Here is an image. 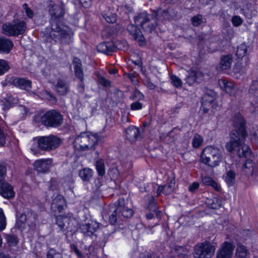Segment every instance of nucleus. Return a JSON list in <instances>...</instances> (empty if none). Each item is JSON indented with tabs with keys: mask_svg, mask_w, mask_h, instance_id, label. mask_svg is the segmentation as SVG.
I'll list each match as a JSON object with an SVG mask.
<instances>
[{
	"mask_svg": "<svg viewBox=\"0 0 258 258\" xmlns=\"http://www.w3.org/2000/svg\"><path fill=\"white\" fill-rule=\"evenodd\" d=\"M127 29L129 33L140 43V45H143L145 44V38L141 31L136 26L130 24L127 26Z\"/></svg>",
	"mask_w": 258,
	"mask_h": 258,
	"instance_id": "12",
	"label": "nucleus"
},
{
	"mask_svg": "<svg viewBox=\"0 0 258 258\" xmlns=\"http://www.w3.org/2000/svg\"><path fill=\"white\" fill-rule=\"evenodd\" d=\"M73 64L74 66L75 70L82 68L81 61L80 59H79L78 58H75L74 59Z\"/></svg>",
	"mask_w": 258,
	"mask_h": 258,
	"instance_id": "59",
	"label": "nucleus"
},
{
	"mask_svg": "<svg viewBox=\"0 0 258 258\" xmlns=\"http://www.w3.org/2000/svg\"><path fill=\"white\" fill-rule=\"evenodd\" d=\"M53 29L54 28H52V31L50 33L51 36L53 35V36L58 37V39L62 43H69L71 38V35L69 32H68L66 30L63 29H61L59 27L56 28V30H54L53 34H52L53 31Z\"/></svg>",
	"mask_w": 258,
	"mask_h": 258,
	"instance_id": "14",
	"label": "nucleus"
},
{
	"mask_svg": "<svg viewBox=\"0 0 258 258\" xmlns=\"http://www.w3.org/2000/svg\"><path fill=\"white\" fill-rule=\"evenodd\" d=\"M246 136L243 132L242 135L238 134V132H232L230 135V140L226 145L225 148L229 152H232L234 150L245 142Z\"/></svg>",
	"mask_w": 258,
	"mask_h": 258,
	"instance_id": "6",
	"label": "nucleus"
},
{
	"mask_svg": "<svg viewBox=\"0 0 258 258\" xmlns=\"http://www.w3.org/2000/svg\"><path fill=\"white\" fill-rule=\"evenodd\" d=\"M171 80L173 85L176 87H180L182 86V82L180 78L175 75L171 76Z\"/></svg>",
	"mask_w": 258,
	"mask_h": 258,
	"instance_id": "47",
	"label": "nucleus"
},
{
	"mask_svg": "<svg viewBox=\"0 0 258 258\" xmlns=\"http://www.w3.org/2000/svg\"><path fill=\"white\" fill-rule=\"evenodd\" d=\"M80 4L84 8H89L91 5V0H80Z\"/></svg>",
	"mask_w": 258,
	"mask_h": 258,
	"instance_id": "62",
	"label": "nucleus"
},
{
	"mask_svg": "<svg viewBox=\"0 0 258 258\" xmlns=\"http://www.w3.org/2000/svg\"><path fill=\"white\" fill-rule=\"evenodd\" d=\"M131 99L135 101H140L144 99V95L139 90H135L134 93L131 95Z\"/></svg>",
	"mask_w": 258,
	"mask_h": 258,
	"instance_id": "46",
	"label": "nucleus"
},
{
	"mask_svg": "<svg viewBox=\"0 0 258 258\" xmlns=\"http://www.w3.org/2000/svg\"><path fill=\"white\" fill-rule=\"evenodd\" d=\"M33 144L31 150L33 154L39 152V150L46 151L48 149V137L46 136L38 137L33 139Z\"/></svg>",
	"mask_w": 258,
	"mask_h": 258,
	"instance_id": "7",
	"label": "nucleus"
},
{
	"mask_svg": "<svg viewBox=\"0 0 258 258\" xmlns=\"http://www.w3.org/2000/svg\"><path fill=\"white\" fill-rule=\"evenodd\" d=\"M203 142V138L199 134H195L192 140V145L193 147L198 148L200 147Z\"/></svg>",
	"mask_w": 258,
	"mask_h": 258,
	"instance_id": "41",
	"label": "nucleus"
},
{
	"mask_svg": "<svg viewBox=\"0 0 258 258\" xmlns=\"http://www.w3.org/2000/svg\"><path fill=\"white\" fill-rule=\"evenodd\" d=\"M13 47V43L11 41L0 38V52L8 53Z\"/></svg>",
	"mask_w": 258,
	"mask_h": 258,
	"instance_id": "28",
	"label": "nucleus"
},
{
	"mask_svg": "<svg viewBox=\"0 0 258 258\" xmlns=\"http://www.w3.org/2000/svg\"><path fill=\"white\" fill-rule=\"evenodd\" d=\"M251 154L249 147L244 142L240 145L237 149V155L240 157H247Z\"/></svg>",
	"mask_w": 258,
	"mask_h": 258,
	"instance_id": "29",
	"label": "nucleus"
},
{
	"mask_svg": "<svg viewBox=\"0 0 258 258\" xmlns=\"http://www.w3.org/2000/svg\"><path fill=\"white\" fill-rule=\"evenodd\" d=\"M0 195L7 199L13 198L15 192L13 187L8 183H2L0 184Z\"/></svg>",
	"mask_w": 258,
	"mask_h": 258,
	"instance_id": "17",
	"label": "nucleus"
},
{
	"mask_svg": "<svg viewBox=\"0 0 258 258\" xmlns=\"http://www.w3.org/2000/svg\"><path fill=\"white\" fill-rule=\"evenodd\" d=\"M61 139L55 136H49V150L58 148L61 144Z\"/></svg>",
	"mask_w": 258,
	"mask_h": 258,
	"instance_id": "33",
	"label": "nucleus"
},
{
	"mask_svg": "<svg viewBox=\"0 0 258 258\" xmlns=\"http://www.w3.org/2000/svg\"><path fill=\"white\" fill-rule=\"evenodd\" d=\"M98 52L108 54L113 51L110 44L106 42L100 43L97 47Z\"/></svg>",
	"mask_w": 258,
	"mask_h": 258,
	"instance_id": "34",
	"label": "nucleus"
},
{
	"mask_svg": "<svg viewBox=\"0 0 258 258\" xmlns=\"http://www.w3.org/2000/svg\"><path fill=\"white\" fill-rule=\"evenodd\" d=\"M175 185V181L171 180L169 183L163 185L159 186L157 190V194L159 196L161 193L167 195L170 194L173 190Z\"/></svg>",
	"mask_w": 258,
	"mask_h": 258,
	"instance_id": "24",
	"label": "nucleus"
},
{
	"mask_svg": "<svg viewBox=\"0 0 258 258\" xmlns=\"http://www.w3.org/2000/svg\"><path fill=\"white\" fill-rule=\"evenodd\" d=\"M192 24L194 26L197 27L200 25L202 23V16L198 15L195 16L191 19Z\"/></svg>",
	"mask_w": 258,
	"mask_h": 258,
	"instance_id": "48",
	"label": "nucleus"
},
{
	"mask_svg": "<svg viewBox=\"0 0 258 258\" xmlns=\"http://www.w3.org/2000/svg\"><path fill=\"white\" fill-rule=\"evenodd\" d=\"M9 69L8 62L4 59H0V76L4 74Z\"/></svg>",
	"mask_w": 258,
	"mask_h": 258,
	"instance_id": "44",
	"label": "nucleus"
},
{
	"mask_svg": "<svg viewBox=\"0 0 258 258\" xmlns=\"http://www.w3.org/2000/svg\"><path fill=\"white\" fill-rule=\"evenodd\" d=\"M89 224V236L92 235L97 230L98 228V225L96 222H91Z\"/></svg>",
	"mask_w": 258,
	"mask_h": 258,
	"instance_id": "51",
	"label": "nucleus"
},
{
	"mask_svg": "<svg viewBox=\"0 0 258 258\" xmlns=\"http://www.w3.org/2000/svg\"><path fill=\"white\" fill-rule=\"evenodd\" d=\"M35 169L39 172H46L48 169L47 159H41L35 161L34 163Z\"/></svg>",
	"mask_w": 258,
	"mask_h": 258,
	"instance_id": "26",
	"label": "nucleus"
},
{
	"mask_svg": "<svg viewBox=\"0 0 258 258\" xmlns=\"http://www.w3.org/2000/svg\"><path fill=\"white\" fill-rule=\"evenodd\" d=\"M64 14V6L63 5H53L49 9V15L52 20H57L62 17Z\"/></svg>",
	"mask_w": 258,
	"mask_h": 258,
	"instance_id": "16",
	"label": "nucleus"
},
{
	"mask_svg": "<svg viewBox=\"0 0 258 258\" xmlns=\"http://www.w3.org/2000/svg\"><path fill=\"white\" fill-rule=\"evenodd\" d=\"M103 17L108 23H113L116 21V15L112 12H104Z\"/></svg>",
	"mask_w": 258,
	"mask_h": 258,
	"instance_id": "42",
	"label": "nucleus"
},
{
	"mask_svg": "<svg viewBox=\"0 0 258 258\" xmlns=\"http://www.w3.org/2000/svg\"><path fill=\"white\" fill-rule=\"evenodd\" d=\"M99 83L104 86H109L110 85V82L103 77H99Z\"/></svg>",
	"mask_w": 258,
	"mask_h": 258,
	"instance_id": "60",
	"label": "nucleus"
},
{
	"mask_svg": "<svg viewBox=\"0 0 258 258\" xmlns=\"http://www.w3.org/2000/svg\"><path fill=\"white\" fill-rule=\"evenodd\" d=\"M139 135V130L133 126L128 127L125 130V138L131 142L135 141Z\"/></svg>",
	"mask_w": 258,
	"mask_h": 258,
	"instance_id": "22",
	"label": "nucleus"
},
{
	"mask_svg": "<svg viewBox=\"0 0 258 258\" xmlns=\"http://www.w3.org/2000/svg\"><path fill=\"white\" fill-rule=\"evenodd\" d=\"M117 213H118V211L116 209L111 215L109 216V221L112 225L114 224L116 222Z\"/></svg>",
	"mask_w": 258,
	"mask_h": 258,
	"instance_id": "54",
	"label": "nucleus"
},
{
	"mask_svg": "<svg viewBox=\"0 0 258 258\" xmlns=\"http://www.w3.org/2000/svg\"><path fill=\"white\" fill-rule=\"evenodd\" d=\"M18 102V100L17 98L12 96H9L2 100L1 106L4 110H7L17 104Z\"/></svg>",
	"mask_w": 258,
	"mask_h": 258,
	"instance_id": "27",
	"label": "nucleus"
},
{
	"mask_svg": "<svg viewBox=\"0 0 258 258\" xmlns=\"http://www.w3.org/2000/svg\"><path fill=\"white\" fill-rule=\"evenodd\" d=\"M159 13H160V10L154 12L153 16L149 15L146 12L141 13L135 18V21L137 24L140 25L145 31L151 32L155 29L157 23L156 20L155 23H152L151 25L148 23L151 18H155V19H157Z\"/></svg>",
	"mask_w": 258,
	"mask_h": 258,
	"instance_id": "3",
	"label": "nucleus"
},
{
	"mask_svg": "<svg viewBox=\"0 0 258 258\" xmlns=\"http://www.w3.org/2000/svg\"><path fill=\"white\" fill-rule=\"evenodd\" d=\"M6 226V217L4 214L3 211L0 209V231L3 230Z\"/></svg>",
	"mask_w": 258,
	"mask_h": 258,
	"instance_id": "45",
	"label": "nucleus"
},
{
	"mask_svg": "<svg viewBox=\"0 0 258 258\" xmlns=\"http://www.w3.org/2000/svg\"><path fill=\"white\" fill-rule=\"evenodd\" d=\"M216 104L215 97L210 96L208 94H206L203 97V101L202 102V105L203 106H210L211 107H214Z\"/></svg>",
	"mask_w": 258,
	"mask_h": 258,
	"instance_id": "35",
	"label": "nucleus"
},
{
	"mask_svg": "<svg viewBox=\"0 0 258 258\" xmlns=\"http://www.w3.org/2000/svg\"><path fill=\"white\" fill-rule=\"evenodd\" d=\"M5 143V137L3 131L0 128V145L3 146Z\"/></svg>",
	"mask_w": 258,
	"mask_h": 258,
	"instance_id": "64",
	"label": "nucleus"
},
{
	"mask_svg": "<svg viewBox=\"0 0 258 258\" xmlns=\"http://www.w3.org/2000/svg\"><path fill=\"white\" fill-rule=\"evenodd\" d=\"M222 160V152L217 147L207 146L202 150L201 154L200 161L211 167L219 166Z\"/></svg>",
	"mask_w": 258,
	"mask_h": 258,
	"instance_id": "1",
	"label": "nucleus"
},
{
	"mask_svg": "<svg viewBox=\"0 0 258 258\" xmlns=\"http://www.w3.org/2000/svg\"><path fill=\"white\" fill-rule=\"evenodd\" d=\"M123 204V200H119V205L116 208V210L124 217L130 218L132 217L133 215V210L124 205H122Z\"/></svg>",
	"mask_w": 258,
	"mask_h": 258,
	"instance_id": "25",
	"label": "nucleus"
},
{
	"mask_svg": "<svg viewBox=\"0 0 258 258\" xmlns=\"http://www.w3.org/2000/svg\"><path fill=\"white\" fill-rule=\"evenodd\" d=\"M235 255L238 258H249L250 252L249 249L241 242H237Z\"/></svg>",
	"mask_w": 258,
	"mask_h": 258,
	"instance_id": "18",
	"label": "nucleus"
},
{
	"mask_svg": "<svg viewBox=\"0 0 258 258\" xmlns=\"http://www.w3.org/2000/svg\"><path fill=\"white\" fill-rule=\"evenodd\" d=\"M187 75L185 79L186 82L189 85H191L195 82L201 80L203 77L202 73L193 70H190L187 72Z\"/></svg>",
	"mask_w": 258,
	"mask_h": 258,
	"instance_id": "21",
	"label": "nucleus"
},
{
	"mask_svg": "<svg viewBox=\"0 0 258 258\" xmlns=\"http://www.w3.org/2000/svg\"><path fill=\"white\" fill-rule=\"evenodd\" d=\"M145 84L148 88L151 90L155 89L156 87L149 79H147L145 80Z\"/></svg>",
	"mask_w": 258,
	"mask_h": 258,
	"instance_id": "61",
	"label": "nucleus"
},
{
	"mask_svg": "<svg viewBox=\"0 0 258 258\" xmlns=\"http://www.w3.org/2000/svg\"><path fill=\"white\" fill-rule=\"evenodd\" d=\"M148 208L150 211L152 212H155L156 211L157 209L156 203L153 198H152V200L150 201Z\"/></svg>",
	"mask_w": 258,
	"mask_h": 258,
	"instance_id": "55",
	"label": "nucleus"
},
{
	"mask_svg": "<svg viewBox=\"0 0 258 258\" xmlns=\"http://www.w3.org/2000/svg\"><path fill=\"white\" fill-rule=\"evenodd\" d=\"M247 53V46L245 44H241L237 48L236 55L239 58H242Z\"/></svg>",
	"mask_w": 258,
	"mask_h": 258,
	"instance_id": "40",
	"label": "nucleus"
},
{
	"mask_svg": "<svg viewBox=\"0 0 258 258\" xmlns=\"http://www.w3.org/2000/svg\"><path fill=\"white\" fill-rule=\"evenodd\" d=\"M233 58L230 54H227L222 56L221 57L220 63L218 66L217 69L219 71L227 70L231 67Z\"/></svg>",
	"mask_w": 258,
	"mask_h": 258,
	"instance_id": "19",
	"label": "nucleus"
},
{
	"mask_svg": "<svg viewBox=\"0 0 258 258\" xmlns=\"http://www.w3.org/2000/svg\"><path fill=\"white\" fill-rule=\"evenodd\" d=\"M231 21L233 25L235 27L239 26L243 22L242 19L238 16H234L232 17Z\"/></svg>",
	"mask_w": 258,
	"mask_h": 258,
	"instance_id": "50",
	"label": "nucleus"
},
{
	"mask_svg": "<svg viewBox=\"0 0 258 258\" xmlns=\"http://www.w3.org/2000/svg\"><path fill=\"white\" fill-rule=\"evenodd\" d=\"M13 83L15 86L21 89L29 90L31 89V81L25 78H16Z\"/></svg>",
	"mask_w": 258,
	"mask_h": 258,
	"instance_id": "20",
	"label": "nucleus"
},
{
	"mask_svg": "<svg viewBox=\"0 0 258 258\" xmlns=\"http://www.w3.org/2000/svg\"><path fill=\"white\" fill-rule=\"evenodd\" d=\"M98 141V138L90 133H82L74 140L73 145L75 149L84 151L93 149Z\"/></svg>",
	"mask_w": 258,
	"mask_h": 258,
	"instance_id": "2",
	"label": "nucleus"
},
{
	"mask_svg": "<svg viewBox=\"0 0 258 258\" xmlns=\"http://www.w3.org/2000/svg\"><path fill=\"white\" fill-rule=\"evenodd\" d=\"M116 46L119 49L126 50L128 48V44L125 40H118L116 42Z\"/></svg>",
	"mask_w": 258,
	"mask_h": 258,
	"instance_id": "49",
	"label": "nucleus"
},
{
	"mask_svg": "<svg viewBox=\"0 0 258 258\" xmlns=\"http://www.w3.org/2000/svg\"><path fill=\"white\" fill-rule=\"evenodd\" d=\"M74 219L66 216L60 215L56 217V223L62 230L68 229L72 231L74 227Z\"/></svg>",
	"mask_w": 258,
	"mask_h": 258,
	"instance_id": "9",
	"label": "nucleus"
},
{
	"mask_svg": "<svg viewBox=\"0 0 258 258\" xmlns=\"http://www.w3.org/2000/svg\"><path fill=\"white\" fill-rule=\"evenodd\" d=\"M199 186V183L195 182L189 186L188 188L190 191L194 192V191H195V190H196L198 188Z\"/></svg>",
	"mask_w": 258,
	"mask_h": 258,
	"instance_id": "63",
	"label": "nucleus"
},
{
	"mask_svg": "<svg viewBox=\"0 0 258 258\" xmlns=\"http://www.w3.org/2000/svg\"><path fill=\"white\" fill-rule=\"evenodd\" d=\"M6 239L9 246H15L18 243V240L17 238L11 235H7L6 237Z\"/></svg>",
	"mask_w": 258,
	"mask_h": 258,
	"instance_id": "43",
	"label": "nucleus"
},
{
	"mask_svg": "<svg viewBox=\"0 0 258 258\" xmlns=\"http://www.w3.org/2000/svg\"><path fill=\"white\" fill-rule=\"evenodd\" d=\"M80 229L82 233L86 236H89V224H83L80 226Z\"/></svg>",
	"mask_w": 258,
	"mask_h": 258,
	"instance_id": "56",
	"label": "nucleus"
},
{
	"mask_svg": "<svg viewBox=\"0 0 258 258\" xmlns=\"http://www.w3.org/2000/svg\"><path fill=\"white\" fill-rule=\"evenodd\" d=\"M233 124L235 127V130L232 132H236L238 134L242 135L243 132L244 136H247V134L244 129V121L243 117L240 115H236L233 118Z\"/></svg>",
	"mask_w": 258,
	"mask_h": 258,
	"instance_id": "15",
	"label": "nucleus"
},
{
	"mask_svg": "<svg viewBox=\"0 0 258 258\" xmlns=\"http://www.w3.org/2000/svg\"><path fill=\"white\" fill-rule=\"evenodd\" d=\"M248 92L250 97H253L256 101L258 97V80L251 82Z\"/></svg>",
	"mask_w": 258,
	"mask_h": 258,
	"instance_id": "31",
	"label": "nucleus"
},
{
	"mask_svg": "<svg viewBox=\"0 0 258 258\" xmlns=\"http://www.w3.org/2000/svg\"><path fill=\"white\" fill-rule=\"evenodd\" d=\"M96 169L99 176H103L105 174V166L104 162L102 159L97 160L95 164Z\"/></svg>",
	"mask_w": 258,
	"mask_h": 258,
	"instance_id": "38",
	"label": "nucleus"
},
{
	"mask_svg": "<svg viewBox=\"0 0 258 258\" xmlns=\"http://www.w3.org/2000/svg\"><path fill=\"white\" fill-rule=\"evenodd\" d=\"M26 28L24 22L15 20L11 23H6L3 25L2 30L4 34L8 36H17L23 34Z\"/></svg>",
	"mask_w": 258,
	"mask_h": 258,
	"instance_id": "4",
	"label": "nucleus"
},
{
	"mask_svg": "<svg viewBox=\"0 0 258 258\" xmlns=\"http://www.w3.org/2000/svg\"><path fill=\"white\" fill-rule=\"evenodd\" d=\"M23 7L25 11L27 16L29 18H32L33 16V12L28 8L27 4H23Z\"/></svg>",
	"mask_w": 258,
	"mask_h": 258,
	"instance_id": "57",
	"label": "nucleus"
},
{
	"mask_svg": "<svg viewBox=\"0 0 258 258\" xmlns=\"http://www.w3.org/2000/svg\"><path fill=\"white\" fill-rule=\"evenodd\" d=\"M35 120L37 122H41L43 125H48V112H41L35 117Z\"/></svg>",
	"mask_w": 258,
	"mask_h": 258,
	"instance_id": "32",
	"label": "nucleus"
},
{
	"mask_svg": "<svg viewBox=\"0 0 258 258\" xmlns=\"http://www.w3.org/2000/svg\"><path fill=\"white\" fill-rule=\"evenodd\" d=\"M63 116L59 112L52 110L49 111V127H57L63 122Z\"/></svg>",
	"mask_w": 258,
	"mask_h": 258,
	"instance_id": "11",
	"label": "nucleus"
},
{
	"mask_svg": "<svg viewBox=\"0 0 258 258\" xmlns=\"http://www.w3.org/2000/svg\"><path fill=\"white\" fill-rule=\"evenodd\" d=\"M215 248L209 242L197 244L195 247V258H211L214 254Z\"/></svg>",
	"mask_w": 258,
	"mask_h": 258,
	"instance_id": "5",
	"label": "nucleus"
},
{
	"mask_svg": "<svg viewBox=\"0 0 258 258\" xmlns=\"http://www.w3.org/2000/svg\"><path fill=\"white\" fill-rule=\"evenodd\" d=\"M142 107V104L138 101H136L131 104V108L133 110L141 109Z\"/></svg>",
	"mask_w": 258,
	"mask_h": 258,
	"instance_id": "53",
	"label": "nucleus"
},
{
	"mask_svg": "<svg viewBox=\"0 0 258 258\" xmlns=\"http://www.w3.org/2000/svg\"><path fill=\"white\" fill-rule=\"evenodd\" d=\"M94 172L90 168H84L79 171V176L85 182H89L93 176Z\"/></svg>",
	"mask_w": 258,
	"mask_h": 258,
	"instance_id": "23",
	"label": "nucleus"
},
{
	"mask_svg": "<svg viewBox=\"0 0 258 258\" xmlns=\"http://www.w3.org/2000/svg\"><path fill=\"white\" fill-rule=\"evenodd\" d=\"M75 74L76 77H77L81 82L84 80V74L82 68L75 70Z\"/></svg>",
	"mask_w": 258,
	"mask_h": 258,
	"instance_id": "52",
	"label": "nucleus"
},
{
	"mask_svg": "<svg viewBox=\"0 0 258 258\" xmlns=\"http://www.w3.org/2000/svg\"><path fill=\"white\" fill-rule=\"evenodd\" d=\"M243 167L244 168L249 169V170H251V171H252L254 168L253 163L251 160H247L243 165Z\"/></svg>",
	"mask_w": 258,
	"mask_h": 258,
	"instance_id": "58",
	"label": "nucleus"
},
{
	"mask_svg": "<svg viewBox=\"0 0 258 258\" xmlns=\"http://www.w3.org/2000/svg\"><path fill=\"white\" fill-rule=\"evenodd\" d=\"M219 85L222 90L230 95L236 96L237 89L232 82L225 79H220L219 80Z\"/></svg>",
	"mask_w": 258,
	"mask_h": 258,
	"instance_id": "10",
	"label": "nucleus"
},
{
	"mask_svg": "<svg viewBox=\"0 0 258 258\" xmlns=\"http://www.w3.org/2000/svg\"><path fill=\"white\" fill-rule=\"evenodd\" d=\"M234 248L235 245L233 242H224L217 251V258H231Z\"/></svg>",
	"mask_w": 258,
	"mask_h": 258,
	"instance_id": "8",
	"label": "nucleus"
},
{
	"mask_svg": "<svg viewBox=\"0 0 258 258\" xmlns=\"http://www.w3.org/2000/svg\"><path fill=\"white\" fill-rule=\"evenodd\" d=\"M64 204L65 200L60 195H58L52 200L51 208L52 209L56 208L59 211H60L62 209Z\"/></svg>",
	"mask_w": 258,
	"mask_h": 258,
	"instance_id": "30",
	"label": "nucleus"
},
{
	"mask_svg": "<svg viewBox=\"0 0 258 258\" xmlns=\"http://www.w3.org/2000/svg\"><path fill=\"white\" fill-rule=\"evenodd\" d=\"M202 182L205 185H210L216 190H219L218 184L210 177L205 176L203 177Z\"/></svg>",
	"mask_w": 258,
	"mask_h": 258,
	"instance_id": "37",
	"label": "nucleus"
},
{
	"mask_svg": "<svg viewBox=\"0 0 258 258\" xmlns=\"http://www.w3.org/2000/svg\"><path fill=\"white\" fill-rule=\"evenodd\" d=\"M235 173L233 170H229L226 174L225 180L228 186H232L235 182Z\"/></svg>",
	"mask_w": 258,
	"mask_h": 258,
	"instance_id": "36",
	"label": "nucleus"
},
{
	"mask_svg": "<svg viewBox=\"0 0 258 258\" xmlns=\"http://www.w3.org/2000/svg\"><path fill=\"white\" fill-rule=\"evenodd\" d=\"M208 204L210 208L217 209L221 207V202L219 199L214 197L209 200Z\"/></svg>",
	"mask_w": 258,
	"mask_h": 258,
	"instance_id": "39",
	"label": "nucleus"
},
{
	"mask_svg": "<svg viewBox=\"0 0 258 258\" xmlns=\"http://www.w3.org/2000/svg\"><path fill=\"white\" fill-rule=\"evenodd\" d=\"M55 91L59 95H66L70 92L69 82L64 79H58L55 85Z\"/></svg>",
	"mask_w": 258,
	"mask_h": 258,
	"instance_id": "13",
	"label": "nucleus"
}]
</instances>
